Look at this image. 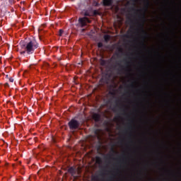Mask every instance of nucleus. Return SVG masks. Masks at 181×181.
Listing matches in <instances>:
<instances>
[{
    "label": "nucleus",
    "instance_id": "obj_1",
    "mask_svg": "<svg viewBox=\"0 0 181 181\" xmlns=\"http://www.w3.org/2000/svg\"><path fill=\"white\" fill-rule=\"evenodd\" d=\"M20 47L21 48V54H25V53H27V54H33L35 50L39 47V43L35 39H33L28 42H20Z\"/></svg>",
    "mask_w": 181,
    "mask_h": 181
},
{
    "label": "nucleus",
    "instance_id": "obj_2",
    "mask_svg": "<svg viewBox=\"0 0 181 181\" xmlns=\"http://www.w3.org/2000/svg\"><path fill=\"white\" fill-rule=\"evenodd\" d=\"M144 2H145V8H144V13L138 15V18L139 19H141L142 23H139L138 27L139 30L141 32L143 35V39H146V37H148V33H146V31H145V30L144 29V23H145V21H146V17L145 16V13L146 11H148V8L151 5V2L149 1V0H144Z\"/></svg>",
    "mask_w": 181,
    "mask_h": 181
},
{
    "label": "nucleus",
    "instance_id": "obj_3",
    "mask_svg": "<svg viewBox=\"0 0 181 181\" xmlns=\"http://www.w3.org/2000/svg\"><path fill=\"white\" fill-rule=\"evenodd\" d=\"M68 125L69 127V129L76 131V129H78L80 128V121L76 119H71V121L69 122Z\"/></svg>",
    "mask_w": 181,
    "mask_h": 181
},
{
    "label": "nucleus",
    "instance_id": "obj_4",
    "mask_svg": "<svg viewBox=\"0 0 181 181\" xmlns=\"http://www.w3.org/2000/svg\"><path fill=\"white\" fill-rule=\"evenodd\" d=\"M91 20L88 19L87 17L79 18H78V23L81 28H84V26H87V23H90Z\"/></svg>",
    "mask_w": 181,
    "mask_h": 181
},
{
    "label": "nucleus",
    "instance_id": "obj_5",
    "mask_svg": "<svg viewBox=\"0 0 181 181\" xmlns=\"http://www.w3.org/2000/svg\"><path fill=\"white\" fill-rule=\"evenodd\" d=\"M119 66V68L117 69V66ZM112 69H114V70H117V71H124V66L122 65L119 62H116L115 65H112Z\"/></svg>",
    "mask_w": 181,
    "mask_h": 181
},
{
    "label": "nucleus",
    "instance_id": "obj_6",
    "mask_svg": "<svg viewBox=\"0 0 181 181\" xmlns=\"http://www.w3.org/2000/svg\"><path fill=\"white\" fill-rule=\"evenodd\" d=\"M83 16H93V11L90 9H85L81 11Z\"/></svg>",
    "mask_w": 181,
    "mask_h": 181
},
{
    "label": "nucleus",
    "instance_id": "obj_7",
    "mask_svg": "<svg viewBox=\"0 0 181 181\" xmlns=\"http://www.w3.org/2000/svg\"><path fill=\"white\" fill-rule=\"evenodd\" d=\"M103 6H112L114 5V0H103Z\"/></svg>",
    "mask_w": 181,
    "mask_h": 181
},
{
    "label": "nucleus",
    "instance_id": "obj_8",
    "mask_svg": "<svg viewBox=\"0 0 181 181\" xmlns=\"http://www.w3.org/2000/svg\"><path fill=\"white\" fill-rule=\"evenodd\" d=\"M68 172L71 175V176H73L74 177H76V175L77 174V170H76V168H74V167L69 168L68 170Z\"/></svg>",
    "mask_w": 181,
    "mask_h": 181
},
{
    "label": "nucleus",
    "instance_id": "obj_9",
    "mask_svg": "<svg viewBox=\"0 0 181 181\" xmlns=\"http://www.w3.org/2000/svg\"><path fill=\"white\" fill-rule=\"evenodd\" d=\"M103 39L105 40V42H110V39H111V36L110 35H105L103 37Z\"/></svg>",
    "mask_w": 181,
    "mask_h": 181
},
{
    "label": "nucleus",
    "instance_id": "obj_10",
    "mask_svg": "<svg viewBox=\"0 0 181 181\" xmlns=\"http://www.w3.org/2000/svg\"><path fill=\"white\" fill-rule=\"evenodd\" d=\"M96 163H98V165H101L103 163V159H101V157L100 156H96Z\"/></svg>",
    "mask_w": 181,
    "mask_h": 181
},
{
    "label": "nucleus",
    "instance_id": "obj_11",
    "mask_svg": "<svg viewBox=\"0 0 181 181\" xmlns=\"http://www.w3.org/2000/svg\"><path fill=\"white\" fill-rule=\"evenodd\" d=\"M130 129H132V125L129 124L127 128L124 129V132H127V131H130Z\"/></svg>",
    "mask_w": 181,
    "mask_h": 181
},
{
    "label": "nucleus",
    "instance_id": "obj_12",
    "mask_svg": "<svg viewBox=\"0 0 181 181\" xmlns=\"http://www.w3.org/2000/svg\"><path fill=\"white\" fill-rule=\"evenodd\" d=\"M100 64L101 66H105L107 64V61L105 59H100Z\"/></svg>",
    "mask_w": 181,
    "mask_h": 181
},
{
    "label": "nucleus",
    "instance_id": "obj_13",
    "mask_svg": "<svg viewBox=\"0 0 181 181\" xmlns=\"http://www.w3.org/2000/svg\"><path fill=\"white\" fill-rule=\"evenodd\" d=\"M123 62H125L126 67H129V62H128L127 59H124Z\"/></svg>",
    "mask_w": 181,
    "mask_h": 181
},
{
    "label": "nucleus",
    "instance_id": "obj_14",
    "mask_svg": "<svg viewBox=\"0 0 181 181\" xmlns=\"http://www.w3.org/2000/svg\"><path fill=\"white\" fill-rule=\"evenodd\" d=\"M92 15H93V16H95L98 15V11L94 10L93 12H92Z\"/></svg>",
    "mask_w": 181,
    "mask_h": 181
},
{
    "label": "nucleus",
    "instance_id": "obj_15",
    "mask_svg": "<svg viewBox=\"0 0 181 181\" xmlns=\"http://www.w3.org/2000/svg\"><path fill=\"white\" fill-rule=\"evenodd\" d=\"M104 45L103 44V42H98V47L99 49H101L102 47H103Z\"/></svg>",
    "mask_w": 181,
    "mask_h": 181
},
{
    "label": "nucleus",
    "instance_id": "obj_16",
    "mask_svg": "<svg viewBox=\"0 0 181 181\" xmlns=\"http://www.w3.org/2000/svg\"><path fill=\"white\" fill-rule=\"evenodd\" d=\"M63 33H64V30L60 29L59 31V36H63Z\"/></svg>",
    "mask_w": 181,
    "mask_h": 181
},
{
    "label": "nucleus",
    "instance_id": "obj_17",
    "mask_svg": "<svg viewBox=\"0 0 181 181\" xmlns=\"http://www.w3.org/2000/svg\"><path fill=\"white\" fill-rule=\"evenodd\" d=\"M132 11H134V12H142V10H136L135 8H132Z\"/></svg>",
    "mask_w": 181,
    "mask_h": 181
},
{
    "label": "nucleus",
    "instance_id": "obj_18",
    "mask_svg": "<svg viewBox=\"0 0 181 181\" xmlns=\"http://www.w3.org/2000/svg\"><path fill=\"white\" fill-rule=\"evenodd\" d=\"M8 2L10 5H13V4H15V0H8Z\"/></svg>",
    "mask_w": 181,
    "mask_h": 181
},
{
    "label": "nucleus",
    "instance_id": "obj_19",
    "mask_svg": "<svg viewBox=\"0 0 181 181\" xmlns=\"http://www.w3.org/2000/svg\"><path fill=\"white\" fill-rule=\"evenodd\" d=\"M93 5H94V6H100V4L97 1H94Z\"/></svg>",
    "mask_w": 181,
    "mask_h": 181
},
{
    "label": "nucleus",
    "instance_id": "obj_20",
    "mask_svg": "<svg viewBox=\"0 0 181 181\" xmlns=\"http://www.w3.org/2000/svg\"><path fill=\"white\" fill-rule=\"evenodd\" d=\"M119 103H121V100H117L115 101L116 107H118V105L119 104Z\"/></svg>",
    "mask_w": 181,
    "mask_h": 181
},
{
    "label": "nucleus",
    "instance_id": "obj_21",
    "mask_svg": "<svg viewBox=\"0 0 181 181\" xmlns=\"http://www.w3.org/2000/svg\"><path fill=\"white\" fill-rule=\"evenodd\" d=\"M9 81H10V83H13V79L12 77L9 78Z\"/></svg>",
    "mask_w": 181,
    "mask_h": 181
},
{
    "label": "nucleus",
    "instance_id": "obj_22",
    "mask_svg": "<svg viewBox=\"0 0 181 181\" xmlns=\"http://www.w3.org/2000/svg\"><path fill=\"white\" fill-rule=\"evenodd\" d=\"M114 179V176H110V177H109V180H112Z\"/></svg>",
    "mask_w": 181,
    "mask_h": 181
},
{
    "label": "nucleus",
    "instance_id": "obj_23",
    "mask_svg": "<svg viewBox=\"0 0 181 181\" xmlns=\"http://www.w3.org/2000/svg\"><path fill=\"white\" fill-rule=\"evenodd\" d=\"M119 52L120 53H123L122 49L119 48Z\"/></svg>",
    "mask_w": 181,
    "mask_h": 181
},
{
    "label": "nucleus",
    "instance_id": "obj_24",
    "mask_svg": "<svg viewBox=\"0 0 181 181\" xmlns=\"http://www.w3.org/2000/svg\"><path fill=\"white\" fill-rule=\"evenodd\" d=\"M129 22H130L131 23H134V22L132 21V19H131V18H129Z\"/></svg>",
    "mask_w": 181,
    "mask_h": 181
},
{
    "label": "nucleus",
    "instance_id": "obj_25",
    "mask_svg": "<svg viewBox=\"0 0 181 181\" xmlns=\"http://www.w3.org/2000/svg\"><path fill=\"white\" fill-rule=\"evenodd\" d=\"M5 86H6V87H9V83H5Z\"/></svg>",
    "mask_w": 181,
    "mask_h": 181
},
{
    "label": "nucleus",
    "instance_id": "obj_26",
    "mask_svg": "<svg viewBox=\"0 0 181 181\" xmlns=\"http://www.w3.org/2000/svg\"><path fill=\"white\" fill-rule=\"evenodd\" d=\"M111 152H112V153H115V150H114L113 148L111 149Z\"/></svg>",
    "mask_w": 181,
    "mask_h": 181
},
{
    "label": "nucleus",
    "instance_id": "obj_27",
    "mask_svg": "<svg viewBox=\"0 0 181 181\" xmlns=\"http://www.w3.org/2000/svg\"><path fill=\"white\" fill-rule=\"evenodd\" d=\"M110 94H111V95H115V93L110 92Z\"/></svg>",
    "mask_w": 181,
    "mask_h": 181
},
{
    "label": "nucleus",
    "instance_id": "obj_28",
    "mask_svg": "<svg viewBox=\"0 0 181 181\" xmlns=\"http://www.w3.org/2000/svg\"><path fill=\"white\" fill-rule=\"evenodd\" d=\"M6 78H9V75H6Z\"/></svg>",
    "mask_w": 181,
    "mask_h": 181
},
{
    "label": "nucleus",
    "instance_id": "obj_29",
    "mask_svg": "<svg viewBox=\"0 0 181 181\" xmlns=\"http://www.w3.org/2000/svg\"><path fill=\"white\" fill-rule=\"evenodd\" d=\"M130 87L134 88V83H132V84L130 85Z\"/></svg>",
    "mask_w": 181,
    "mask_h": 181
},
{
    "label": "nucleus",
    "instance_id": "obj_30",
    "mask_svg": "<svg viewBox=\"0 0 181 181\" xmlns=\"http://www.w3.org/2000/svg\"><path fill=\"white\" fill-rule=\"evenodd\" d=\"M130 29L134 30V29H135V28H134V27H131V28H130Z\"/></svg>",
    "mask_w": 181,
    "mask_h": 181
},
{
    "label": "nucleus",
    "instance_id": "obj_31",
    "mask_svg": "<svg viewBox=\"0 0 181 181\" xmlns=\"http://www.w3.org/2000/svg\"><path fill=\"white\" fill-rule=\"evenodd\" d=\"M142 45H143V46H145V44H144V42H142Z\"/></svg>",
    "mask_w": 181,
    "mask_h": 181
},
{
    "label": "nucleus",
    "instance_id": "obj_32",
    "mask_svg": "<svg viewBox=\"0 0 181 181\" xmlns=\"http://www.w3.org/2000/svg\"><path fill=\"white\" fill-rule=\"evenodd\" d=\"M107 156H109V158H111V156H110V155H107Z\"/></svg>",
    "mask_w": 181,
    "mask_h": 181
},
{
    "label": "nucleus",
    "instance_id": "obj_33",
    "mask_svg": "<svg viewBox=\"0 0 181 181\" xmlns=\"http://www.w3.org/2000/svg\"><path fill=\"white\" fill-rule=\"evenodd\" d=\"M136 30H139V28H137Z\"/></svg>",
    "mask_w": 181,
    "mask_h": 181
},
{
    "label": "nucleus",
    "instance_id": "obj_34",
    "mask_svg": "<svg viewBox=\"0 0 181 181\" xmlns=\"http://www.w3.org/2000/svg\"><path fill=\"white\" fill-rule=\"evenodd\" d=\"M105 158L107 159V156H105Z\"/></svg>",
    "mask_w": 181,
    "mask_h": 181
},
{
    "label": "nucleus",
    "instance_id": "obj_35",
    "mask_svg": "<svg viewBox=\"0 0 181 181\" xmlns=\"http://www.w3.org/2000/svg\"><path fill=\"white\" fill-rule=\"evenodd\" d=\"M130 122H133V121H132V120H130Z\"/></svg>",
    "mask_w": 181,
    "mask_h": 181
},
{
    "label": "nucleus",
    "instance_id": "obj_36",
    "mask_svg": "<svg viewBox=\"0 0 181 181\" xmlns=\"http://www.w3.org/2000/svg\"><path fill=\"white\" fill-rule=\"evenodd\" d=\"M120 110H122V107H120Z\"/></svg>",
    "mask_w": 181,
    "mask_h": 181
}]
</instances>
